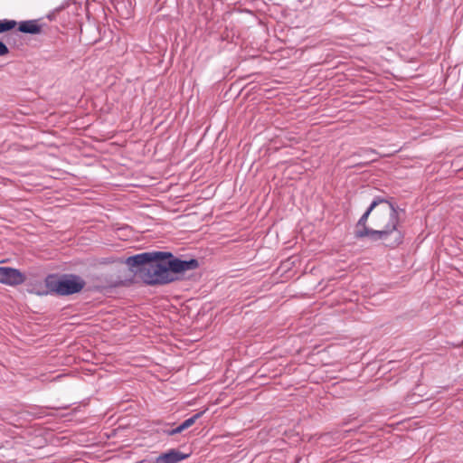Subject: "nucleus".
<instances>
[{"mask_svg": "<svg viewBox=\"0 0 463 463\" xmlns=\"http://www.w3.org/2000/svg\"><path fill=\"white\" fill-rule=\"evenodd\" d=\"M130 268L139 267V275L148 285H163L178 279L177 275L198 268L196 260H182L164 251L144 252L127 259Z\"/></svg>", "mask_w": 463, "mask_h": 463, "instance_id": "obj_1", "label": "nucleus"}, {"mask_svg": "<svg viewBox=\"0 0 463 463\" xmlns=\"http://www.w3.org/2000/svg\"><path fill=\"white\" fill-rule=\"evenodd\" d=\"M399 226V213L393 204L385 199L377 198L355 224L354 235L359 239L370 237L382 241L393 235L394 242L399 244L402 239Z\"/></svg>", "mask_w": 463, "mask_h": 463, "instance_id": "obj_2", "label": "nucleus"}, {"mask_svg": "<svg viewBox=\"0 0 463 463\" xmlns=\"http://www.w3.org/2000/svg\"><path fill=\"white\" fill-rule=\"evenodd\" d=\"M46 281L52 290L60 295H70L80 292L85 285V282L77 276H69L60 279L49 277Z\"/></svg>", "mask_w": 463, "mask_h": 463, "instance_id": "obj_3", "label": "nucleus"}, {"mask_svg": "<svg viewBox=\"0 0 463 463\" xmlns=\"http://www.w3.org/2000/svg\"><path fill=\"white\" fill-rule=\"evenodd\" d=\"M25 276L16 269L0 267V282L3 284L15 286L24 283Z\"/></svg>", "mask_w": 463, "mask_h": 463, "instance_id": "obj_4", "label": "nucleus"}, {"mask_svg": "<svg viewBox=\"0 0 463 463\" xmlns=\"http://www.w3.org/2000/svg\"><path fill=\"white\" fill-rule=\"evenodd\" d=\"M187 457L188 455L176 449H170L167 452L159 455L156 458L155 463H179Z\"/></svg>", "mask_w": 463, "mask_h": 463, "instance_id": "obj_5", "label": "nucleus"}, {"mask_svg": "<svg viewBox=\"0 0 463 463\" xmlns=\"http://www.w3.org/2000/svg\"><path fill=\"white\" fill-rule=\"evenodd\" d=\"M19 31L25 33L37 34L42 32V27L37 21L30 20L22 22L19 24Z\"/></svg>", "mask_w": 463, "mask_h": 463, "instance_id": "obj_6", "label": "nucleus"}, {"mask_svg": "<svg viewBox=\"0 0 463 463\" xmlns=\"http://www.w3.org/2000/svg\"><path fill=\"white\" fill-rule=\"evenodd\" d=\"M203 412H199V413H196L195 415H194L193 417L185 420L182 424H180L177 428L172 430L169 434L170 435H175V434H177V433H180L182 432L183 430L190 428L192 425H194L196 421V420H198L202 415H203Z\"/></svg>", "mask_w": 463, "mask_h": 463, "instance_id": "obj_7", "label": "nucleus"}, {"mask_svg": "<svg viewBox=\"0 0 463 463\" xmlns=\"http://www.w3.org/2000/svg\"><path fill=\"white\" fill-rule=\"evenodd\" d=\"M16 25V22L14 20H3L0 21V33L12 30Z\"/></svg>", "mask_w": 463, "mask_h": 463, "instance_id": "obj_8", "label": "nucleus"}, {"mask_svg": "<svg viewBox=\"0 0 463 463\" xmlns=\"http://www.w3.org/2000/svg\"><path fill=\"white\" fill-rule=\"evenodd\" d=\"M9 52L8 51V48L6 47V45L0 42V56H4L5 54H7Z\"/></svg>", "mask_w": 463, "mask_h": 463, "instance_id": "obj_9", "label": "nucleus"}]
</instances>
